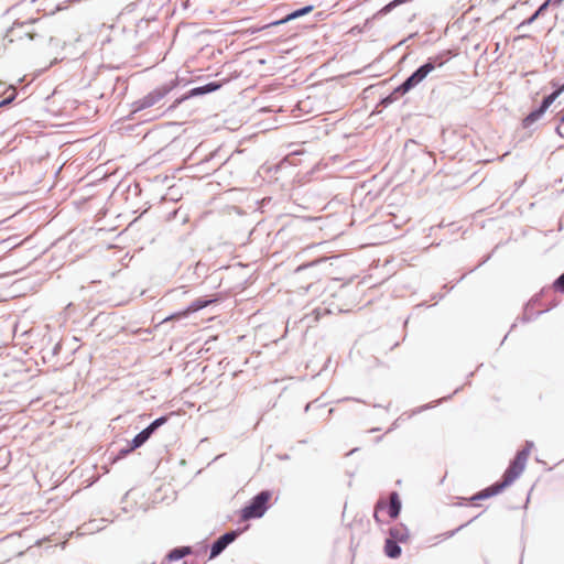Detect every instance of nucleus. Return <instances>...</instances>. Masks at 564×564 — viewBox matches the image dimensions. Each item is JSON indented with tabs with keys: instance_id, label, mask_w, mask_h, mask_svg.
I'll use <instances>...</instances> for the list:
<instances>
[{
	"instance_id": "25",
	"label": "nucleus",
	"mask_w": 564,
	"mask_h": 564,
	"mask_svg": "<svg viewBox=\"0 0 564 564\" xmlns=\"http://www.w3.org/2000/svg\"><path fill=\"white\" fill-rule=\"evenodd\" d=\"M540 15L535 12L533 15H531L527 21L522 22V24H531L533 21H535Z\"/></svg>"
},
{
	"instance_id": "28",
	"label": "nucleus",
	"mask_w": 564,
	"mask_h": 564,
	"mask_svg": "<svg viewBox=\"0 0 564 564\" xmlns=\"http://www.w3.org/2000/svg\"><path fill=\"white\" fill-rule=\"evenodd\" d=\"M403 1H404V0H393L392 2H390V9H391L392 7H395V6L400 4V3H402Z\"/></svg>"
},
{
	"instance_id": "15",
	"label": "nucleus",
	"mask_w": 564,
	"mask_h": 564,
	"mask_svg": "<svg viewBox=\"0 0 564 564\" xmlns=\"http://www.w3.org/2000/svg\"><path fill=\"white\" fill-rule=\"evenodd\" d=\"M564 90V85L556 89L554 93L545 97L540 106V109H543L545 112L546 109L554 102V100L560 96V94Z\"/></svg>"
},
{
	"instance_id": "18",
	"label": "nucleus",
	"mask_w": 564,
	"mask_h": 564,
	"mask_svg": "<svg viewBox=\"0 0 564 564\" xmlns=\"http://www.w3.org/2000/svg\"><path fill=\"white\" fill-rule=\"evenodd\" d=\"M167 421L166 416H160L155 419L153 422H151L147 430L151 433V435L154 433L155 430H158L160 426H162Z\"/></svg>"
},
{
	"instance_id": "1",
	"label": "nucleus",
	"mask_w": 564,
	"mask_h": 564,
	"mask_svg": "<svg viewBox=\"0 0 564 564\" xmlns=\"http://www.w3.org/2000/svg\"><path fill=\"white\" fill-rule=\"evenodd\" d=\"M532 447L533 443L528 441L525 443V447L517 454L516 458L512 460L508 469L505 471L502 481L497 482L491 487L485 489L479 495L474 497V499H484L495 496L502 491L508 486H510L524 470Z\"/></svg>"
},
{
	"instance_id": "20",
	"label": "nucleus",
	"mask_w": 564,
	"mask_h": 564,
	"mask_svg": "<svg viewBox=\"0 0 564 564\" xmlns=\"http://www.w3.org/2000/svg\"><path fill=\"white\" fill-rule=\"evenodd\" d=\"M554 288L564 293V273L555 280Z\"/></svg>"
},
{
	"instance_id": "8",
	"label": "nucleus",
	"mask_w": 564,
	"mask_h": 564,
	"mask_svg": "<svg viewBox=\"0 0 564 564\" xmlns=\"http://www.w3.org/2000/svg\"><path fill=\"white\" fill-rule=\"evenodd\" d=\"M312 10H313V6H305L303 8L292 11L291 13L286 14L283 19L273 22L272 25H279V24H283L289 21L295 20L300 17H303V15L310 13Z\"/></svg>"
},
{
	"instance_id": "11",
	"label": "nucleus",
	"mask_w": 564,
	"mask_h": 564,
	"mask_svg": "<svg viewBox=\"0 0 564 564\" xmlns=\"http://www.w3.org/2000/svg\"><path fill=\"white\" fill-rule=\"evenodd\" d=\"M151 437V433L145 429H143L140 433H138L131 441V448L141 447L149 438Z\"/></svg>"
},
{
	"instance_id": "4",
	"label": "nucleus",
	"mask_w": 564,
	"mask_h": 564,
	"mask_svg": "<svg viewBox=\"0 0 564 564\" xmlns=\"http://www.w3.org/2000/svg\"><path fill=\"white\" fill-rule=\"evenodd\" d=\"M271 498V492L268 490L260 491L256 495L250 503L241 510V517L245 520L261 518L268 510V502Z\"/></svg>"
},
{
	"instance_id": "24",
	"label": "nucleus",
	"mask_w": 564,
	"mask_h": 564,
	"mask_svg": "<svg viewBox=\"0 0 564 564\" xmlns=\"http://www.w3.org/2000/svg\"><path fill=\"white\" fill-rule=\"evenodd\" d=\"M540 15L535 12L533 15H531L527 21L522 22V24H531L533 21H535Z\"/></svg>"
},
{
	"instance_id": "27",
	"label": "nucleus",
	"mask_w": 564,
	"mask_h": 564,
	"mask_svg": "<svg viewBox=\"0 0 564 564\" xmlns=\"http://www.w3.org/2000/svg\"><path fill=\"white\" fill-rule=\"evenodd\" d=\"M383 552H384L386 555H388V536L384 539Z\"/></svg>"
},
{
	"instance_id": "7",
	"label": "nucleus",
	"mask_w": 564,
	"mask_h": 564,
	"mask_svg": "<svg viewBox=\"0 0 564 564\" xmlns=\"http://www.w3.org/2000/svg\"><path fill=\"white\" fill-rule=\"evenodd\" d=\"M209 303H212V301L198 299V300L192 302L184 311L172 314L169 317L164 318V322L175 319V318L186 317L188 314L198 312L199 310L206 307Z\"/></svg>"
},
{
	"instance_id": "34",
	"label": "nucleus",
	"mask_w": 564,
	"mask_h": 564,
	"mask_svg": "<svg viewBox=\"0 0 564 564\" xmlns=\"http://www.w3.org/2000/svg\"><path fill=\"white\" fill-rule=\"evenodd\" d=\"M562 0H557V2H561Z\"/></svg>"
},
{
	"instance_id": "14",
	"label": "nucleus",
	"mask_w": 564,
	"mask_h": 564,
	"mask_svg": "<svg viewBox=\"0 0 564 564\" xmlns=\"http://www.w3.org/2000/svg\"><path fill=\"white\" fill-rule=\"evenodd\" d=\"M401 509V501L395 492H390V518H397Z\"/></svg>"
},
{
	"instance_id": "31",
	"label": "nucleus",
	"mask_w": 564,
	"mask_h": 564,
	"mask_svg": "<svg viewBox=\"0 0 564 564\" xmlns=\"http://www.w3.org/2000/svg\"><path fill=\"white\" fill-rule=\"evenodd\" d=\"M311 408V403H307L306 406H305V411L307 412Z\"/></svg>"
},
{
	"instance_id": "22",
	"label": "nucleus",
	"mask_w": 564,
	"mask_h": 564,
	"mask_svg": "<svg viewBox=\"0 0 564 564\" xmlns=\"http://www.w3.org/2000/svg\"><path fill=\"white\" fill-rule=\"evenodd\" d=\"M15 91L13 90V93L7 97L6 99H3L2 101H0V107H3V106H7V105H10L14 99H15Z\"/></svg>"
},
{
	"instance_id": "5",
	"label": "nucleus",
	"mask_w": 564,
	"mask_h": 564,
	"mask_svg": "<svg viewBox=\"0 0 564 564\" xmlns=\"http://www.w3.org/2000/svg\"><path fill=\"white\" fill-rule=\"evenodd\" d=\"M175 87L174 82L170 84H164L161 87L155 88L150 91L148 95L142 97L141 99L133 102V111H141L143 109L150 108L156 105L161 99H163L173 88Z\"/></svg>"
},
{
	"instance_id": "9",
	"label": "nucleus",
	"mask_w": 564,
	"mask_h": 564,
	"mask_svg": "<svg viewBox=\"0 0 564 564\" xmlns=\"http://www.w3.org/2000/svg\"><path fill=\"white\" fill-rule=\"evenodd\" d=\"M220 86L221 85L217 82H210L206 85L198 86V87L191 89L188 96L193 97V96H200V95H205L208 93H213V91H216L217 89H219Z\"/></svg>"
},
{
	"instance_id": "16",
	"label": "nucleus",
	"mask_w": 564,
	"mask_h": 564,
	"mask_svg": "<svg viewBox=\"0 0 564 564\" xmlns=\"http://www.w3.org/2000/svg\"><path fill=\"white\" fill-rule=\"evenodd\" d=\"M22 243L17 236L9 237L0 241L2 250H11Z\"/></svg>"
},
{
	"instance_id": "2",
	"label": "nucleus",
	"mask_w": 564,
	"mask_h": 564,
	"mask_svg": "<svg viewBox=\"0 0 564 564\" xmlns=\"http://www.w3.org/2000/svg\"><path fill=\"white\" fill-rule=\"evenodd\" d=\"M443 64L444 59L442 56L430 58L427 63L416 69L401 86H399L392 94H390V101L393 98H398L399 96L408 93L419 83H421L433 69H435L436 66H442Z\"/></svg>"
},
{
	"instance_id": "19",
	"label": "nucleus",
	"mask_w": 564,
	"mask_h": 564,
	"mask_svg": "<svg viewBox=\"0 0 564 564\" xmlns=\"http://www.w3.org/2000/svg\"><path fill=\"white\" fill-rule=\"evenodd\" d=\"M401 554V547L390 540V558H395Z\"/></svg>"
},
{
	"instance_id": "29",
	"label": "nucleus",
	"mask_w": 564,
	"mask_h": 564,
	"mask_svg": "<svg viewBox=\"0 0 564 564\" xmlns=\"http://www.w3.org/2000/svg\"><path fill=\"white\" fill-rule=\"evenodd\" d=\"M380 102L386 107L388 105V97L382 98Z\"/></svg>"
},
{
	"instance_id": "32",
	"label": "nucleus",
	"mask_w": 564,
	"mask_h": 564,
	"mask_svg": "<svg viewBox=\"0 0 564 564\" xmlns=\"http://www.w3.org/2000/svg\"><path fill=\"white\" fill-rule=\"evenodd\" d=\"M561 122L564 123V113H563V117L561 118Z\"/></svg>"
},
{
	"instance_id": "26",
	"label": "nucleus",
	"mask_w": 564,
	"mask_h": 564,
	"mask_svg": "<svg viewBox=\"0 0 564 564\" xmlns=\"http://www.w3.org/2000/svg\"><path fill=\"white\" fill-rule=\"evenodd\" d=\"M386 12H388V6H384L376 15H375V19H378L379 17H381L382 14H384Z\"/></svg>"
},
{
	"instance_id": "10",
	"label": "nucleus",
	"mask_w": 564,
	"mask_h": 564,
	"mask_svg": "<svg viewBox=\"0 0 564 564\" xmlns=\"http://www.w3.org/2000/svg\"><path fill=\"white\" fill-rule=\"evenodd\" d=\"M388 514V502L384 499H380L377 502L373 517L378 523L384 521L386 516Z\"/></svg>"
},
{
	"instance_id": "3",
	"label": "nucleus",
	"mask_w": 564,
	"mask_h": 564,
	"mask_svg": "<svg viewBox=\"0 0 564 564\" xmlns=\"http://www.w3.org/2000/svg\"><path fill=\"white\" fill-rule=\"evenodd\" d=\"M35 20H28L24 22H15L6 33L3 41H8L9 43L15 41H33L35 37L40 36L35 28Z\"/></svg>"
},
{
	"instance_id": "13",
	"label": "nucleus",
	"mask_w": 564,
	"mask_h": 564,
	"mask_svg": "<svg viewBox=\"0 0 564 564\" xmlns=\"http://www.w3.org/2000/svg\"><path fill=\"white\" fill-rule=\"evenodd\" d=\"M191 553L189 546L175 547L167 554L169 561H177Z\"/></svg>"
},
{
	"instance_id": "17",
	"label": "nucleus",
	"mask_w": 564,
	"mask_h": 564,
	"mask_svg": "<svg viewBox=\"0 0 564 564\" xmlns=\"http://www.w3.org/2000/svg\"><path fill=\"white\" fill-rule=\"evenodd\" d=\"M544 113L543 109H536L532 112H530L524 119H523V126L525 128L530 127L533 122H535L536 120H539L542 115Z\"/></svg>"
},
{
	"instance_id": "30",
	"label": "nucleus",
	"mask_w": 564,
	"mask_h": 564,
	"mask_svg": "<svg viewBox=\"0 0 564 564\" xmlns=\"http://www.w3.org/2000/svg\"><path fill=\"white\" fill-rule=\"evenodd\" d=\"M556 132H557L561 137H563V138H564V132L562 131V129H561L560 127L556 129Z\"/></svg>"
},
{
	"instance_id": "6",
	"label": "nucleus",
	"mask_w": 564,
	"mask_h": 564,
	"mask_svg": "<svg viewBox=\"0 0 564 564\" xmlns=\"http://www.w3.org/2000/svg\"><path fill=\"white\" fill-rule=\"evenodd\" d=\"M239 535V532L236 530L228 531L220 535L217 540L214 541V543L210 546L209 552V558H215L218 555L221 554V552L230 544L232 543L237 536Z\"/></svg>"
},
{
	"instance_id": "21",
	"label": "nucleus",
	"mask_w": 564,
	"mask_h": 564,
	"mask_svg": "<svg viewBox=\"0 0 564 564\" xmlns=\"http://www.w3.org/2000/svg\"><path fill=\"white\" fill-rule=\"evenodd\" d=\"M134 449H135V448H131V444H130V445H128V446H126V447H123V448H121V449H119V453H118V455H117L116 459H119V458H121V457H123V456L128 455L129 453H131V452H132V451H134Z\"/></svg>"
},
{
	"instance_id": "23",
	"label": "nucleus",
	"mask_w": 564,
	"mask_h": 564,
	"mask_svg": "<svg viewBox=\"0 0 564 564\" xmlns=\"http://www.w3.org/2000/svg\"><path fill=\"white\" fill-rule=\"evenodd\" d=\"M552 2V0H546L535 12L541 15L543 14L544 10L547 8V6Z\"/></svg>"
},
{
	"instance_id": "33",
	"label": "nucleus",
	"mask_w": 564,
	"mask_h": 564,
	"mask_svg": "<svg viewBox=\"0 0 564 564\" xmlns=\"http://www.w3.org/2000/svg\"><path fill=\"white\" fill-rule=\"evenodd\" d=\"M552 1L555 2V3H558L557 0H552Z\"/></svg>"
},
{
	"instance_id": "12",
	"label": "nucleus",
	"mask_w": 564,
	"mask_h": 564,
	"mask_svg": "<svg viewBox=\"0 0 564 564\" xmlns=\"http://www.w3.org/2000/svg\"><path fill=\"white\" fill-rule=\"evenodd\" d=\"M409 535L408 529L403 525H397L395 528H390V540L403 542Z\"/></svg>"
}]
</instances>
